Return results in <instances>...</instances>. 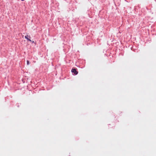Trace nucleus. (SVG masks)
<instances>
[{
  "label": "nucleus",
  "instance_id": "f257e3e1",
  "mask_svg": "<svg viewBox=\"0 0 156 156\" xmlns=\"http://www.w3.org/2000/svg\"><path fill=\"white\" fill-rule=\"evenodd\" d=\"M71 72L73 75H76L78 73V72L77 71L76 68H73L71 70Z\"/></svg>",
  "mask_w": 156,
  "mask_h": 156
},
{
  "label": "nucleus",
  "instance_id": "f03ea898",
  "mask_svg": "<svg viewBox=\"0 0 156 156\" xmlns=\"http://www.w3.org/2000/svg\"><path fill=\"white\" fill-rule=\"evenodd\" d=\"M25 39H26L27 41L28 40V39H29V38H30L31 37H30V36L29 35V36H28V35H27L25 36Z\"/></svg>",
  "mask_w": 156,
  "mask_h": 156
},
{
  "label": "nucleus",
  "instance_id": "7ed1b4c3",
  "mask_svg": "<svg viewBox=\"0 0 156 156\" xmlns=\"http://www.w3.org/2000/svg\"><path fill=\"white\" fill-rule=\"evenodd\" d=\"M21 105V103H17L16 104V106L18 107H20V105Z\"/></svg>",
  "mask_w": 156,
  "mask_h": 156
},
{
  "label": "nucleus",
  "instance_id": "20e7f679",
  "mask_svg": "<svg viewBox=\"0 0 156 156\" xmlns=\"http://www.w3.org/2000/svg\"><path fill=\"white\" fill-rule=\"evenodd\" d=\"M27 65H28L30 63V61L29 60H27Z\"/></svg>",
  "mask_w": 156,
  "mask_h": 156
},
{
  "label": "nucleus",
  "instance_id": "39448f33",
  "mask_svg": "<svg viewBox=\"0 0 156 156\" xmlns=\"http://www.w3.org/2000/svg\"><path fill=\"white\" fill-rule=\"evenodd\" d=\"M28 41H30L31 42H32V41L30 39H28Z\"/></svg>",
  "mask_w": 156,
  "mask_h": 156
},
{
  "label": "nucleus",
  "instance_id": "423d86ee",
  "mask_svg": "<svg viewBox=\"0 0 156 156\" xmlns=\"http://www.w3.org/2000/svg\"><path fill=\"white\" fill-rule=\"evenodd\" d=\"M31 42H32V44L34 43V41H32Z\"/></svg>",
  "mask_w": 156,
  "mask_h": 156
},
{
  "label": "nucleus",
  "instance_id": "0eeeda50",
  "mask_svg": "<svg viewBox=\"0 0 156 156\" xmlns=\"http://www.w3.org/2000/svg\"><path fill=\"white\" fill-rule=\"evenodd\" d=\"M128 8H129V9H130L131 8V7H127V9H128Z\"/></svg>",
  "mask_w": 156,
  "mask_h": 156
},
{
  "label": "nucleus",
  "instance_id": "6e6552de",
  "mask_svg": "<svg viewBox=\"0 0 156 156\" xmlns=\"http://www.w3.org/2000/svg\"><path fill=\"white\" fill-rule=\"evenodd\" d=\"M21 0V1H24L25 0Z\"/></svg>",
  "mask_w": 156,
  "mask_h": 156
},
{
  "label": "nucleus",
  "instance_id": "1a4fd4ad",
  "mask_svg": "<svg viewBox=\"0 0 156 156\" xmlns=\"http://www.w3.org/2000/svg\"><path fill=\"white\" fill-rule=\"evenodd\" d=\"M125 1H126V0H125Z\"/></svg>",
  "mask_w": 156,
  "mask_h": 156
}]
</instances>
